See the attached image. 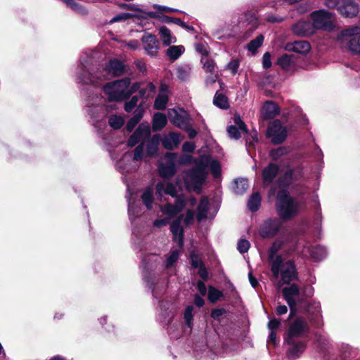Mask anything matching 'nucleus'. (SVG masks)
<instances>
[{"mask_svg": "<svg viewBox=\"0 0 360 360\" xmlns=\"http://www.w3.org/2000/svg\"><path fill=\"white\" fill-rule=\"evenodd\" d=\"M127 71V66L120 60L110 59L105 68L94 63L91 56L85 53L80 58V65L75 72V79L83 84L98 85L108 79L109 76L119 77Z\"/></svg>", "mask_w": 360, "mask_h": 360, "instance_id": "1", "label": "nucleus"}, {"mask_svg": "<svg viewBox=\"0 0 360 360\" xmlns=\"http://www.w3.org/2000/svg\"><path fill=\"white\" fill-rule=\"evenodd\" d=\"M208 159L200 158L195 161V166L184 172V181L186 188L197 193L201 192L202 186L206 181L207 172L206 166Z\"/></svg>", "mask_w": 360, "mask_h": 360, "instance_id": "2", "label": "nucleus"}, {"mask_svg": "<svg viewBox=\"0 0 360 360\" xmlns=\"http://www.w3.org/2000/svg\"><path fill=\"white\" fill-rule=\"evenodd\" d=\"M301 203L291 197L286 189H281L276 196V209L281 219L287 221L298 214Z\"/></svg>", "mask_w": 360, "mask_h": 360, "instance_id": "3", "label": "nucleus"}, {"mask_svg": "<svg viewBox=\"0 0 360 360\" xmlns=\"http://www.w3.org/2000/svg\"><path fill=\"white\" fill-rule=\"evenodd\" d=\"M301 238L297 231L282 232L281 236L276 239L268 250V258L270 265L274 264L276 259L278 261L284 259L282 255H278V251L284 245L292 247V251H299L300 248Z\"/></svg>", "mask_w": 360, "mask_h": 360, "instance_id": "4", "label": "nucleus"}, {"mask_svg": "<svg viewBox=\"0 0 360 360\" xmlns=\"http://www.w3.org/2000/svg\"><path fill=\"white\" fill-rule=\"evenodd\" d=\"M271 271L275 278H280L279 287L285 284L289 285L291 282L298 280V273L292 260L278 261L276 259L275 262L271 264Z\"/></svg>", "mask_w": 360, "mask_h": 360, "instance_id": "5", "label": "nucleus"}, {"mask_svg": "<svg viewBox=\"0 0 360 360\" xmlns=\"http://www.w3.org/2000/svg\"><path fill=\"white\" fill-rule=\"evenodd\" d=\"M162 257L157 254H148L141 258L143 280L151 290L153 295L157 299L159 295V292L156 289L157 281L151 280V272L155 270H162Z\"/></svg>", "mask_w": 360, "mask_h": 360, "instance_id": "6", "label": "nucleus"}, {"mask_svg": "<svg viewBox=\"0 0 360 360\" xmlns=\"http://www.w3.org/2000/svg\"><path fill=\"white\" fill-rule=\"evenodd\" d=\"M150 126L148 122H142L128 139L127 145L134 147L140 143L134 149L132 162L137 163L143 158L145 141L150 136Z\"/></svg>", "mask_w": 360, "mask_h": 360, "instance_id": "7", "label": "nucleus"}, {"mask_svg": "<svg viewBox=\"0 0 360 360\" xmlns=\"http://www.w3.org/2000/svg\"><path fill=\"white\" fill-rule=\"evenodd\" d=\"M337 41L352 53L360 54V27L352 26L341 30Z\"/></svg>", "mask_w": 360, "mask_h": 360, "instance_id": "8", "label": "nucleus"}, {"mask_svg": "<svg viewBox=\"0 0 360 360\" xmlns=\"http://www.w3.org/2000/svg\"><path fill=\"white\" fill-rule=\"evenodd\" d=\"M131 84V79L125 77L105 84L103 90L110 101H122L129 98L128 87Z\"/></svg>", "mask_w": 360, "mask_h": 360, "instance_id": "9", "label": "nucleus"}, {"mask_svg": "<svg viewBox=\"0 0 360 360\" xmlns=\"http://www.w3.org/2000/svg\"><path fill=\"white\" fill-rule=\"evenodd\" d=\"M195 213L191 209H188L185 214H180L174 219L170 224V231L172 234L173 240L177 243L179 247L181 248L184 245V227L181 226L183 222L186 227L193 224L194 221Z\"/></svg>", "mask_w": 360, "mask_h": 360, "instance_id": "10", "label": "nucleus"}, {"mask_svg": "<svg viewBox=\"0 0 360 360\" xmlns=\"http://www.w3.org/2000/svg\"><path fill=\"white\" fill-rule=\"evenodd\" d=\"M283 297L290 307V316L298 310L302 308V303L304 302L303 297L300 292V288L296 283H292L288 286L284 287L282 289Z\"/></svg>", "mask_w": 360, "mask_h": 360, "instance_id": "11", "label": "nucleus"}, {"mask_svg": "<svg viewBox=\"0 0 360 360\" xmlns=\"http://www.w3.org/2000/svg\"><path fill=\"white\" fill-rule=\"evenodd\" d=\"M325 5L329 8H335L345 18H354L359 12V6L355 0H326Z\"/></svg>", "mask_w": 360, "mask_h": 360, "instance_id": "12", "label": "nucleus"}, {"mask_svg": "<svg viewBox=\"0 0 360 360\" xmlns=\"http://www.w3.org/2000/svg\"><path fill=\"white\" fill-rule=\"evenodd\" d=\"M281 218H269L264 221L259 229V235L263 238H274L283 229V223Z\"/></svg>", "mask_w": 360, "mask_h": 360, "instance_id": "13", "label": "nucleus"}, {"mask_svg": "<svg viewBox=\"0 0 360 360\" xmlns=\"http://www.w3.org/2000/svg\"><path fill=\"white\" fill-rule=\"evenodd\" d=\"M312 25L315 29L330 31L333 30L332 15L324 10H319L311 13Z\"/></svg>", "mask_w": 360, "mask_h": 360, "instance_id": "14", "label": "nucleus"}, {"mask_svg": "<svg viewBox=\"0 0 360 360\" xmlns=\"http://www.w3.org/2000/svg\"><path fill=\"white\" fill-rule=\"evenodd\" d=\"M309 332V326L307 320L302 317L295 319L291 322L286 338L292 342V339L300 338Z\"/></svg>", "mask_w": 360, "mask_h": 360, "instance_id": "15", "label": "nucleus"}, {"mask_svg": "<svg viewBox=\"0 0 360 360\" xmlns=\"http://www.w3.org/2000/svg\"><path fill=\"white\" fill-rule=\"evenodd\" d=\"M267 135L274 144L283 143L287 137V129L279 120H274L269 124Z\"/></svg>", "mask_w": 360, "mask_h": 360, "instance_id": "16", "label": "nucleus"}, {"mask_svg": "<svg viewBox=\"0 0 360 360\" xmlns=\"http://www.w3.org/2000/svg\"><path fill=\"white\" fill-rule=\"evenodd\" d=\"M168 117L172 123L180 129L187 128L190 124V116L188 113L182 108L169 109Z\"/></svg>", "mask_w": 360, "mask_h": 360, "instance_id": "17", "label": "nucleus"}, {"mask_svg": "<svg viewBox=\"0 0 360 360\" xmlns=\"http://www.w3.org/2000/svg\"><path fill=\"white\" fill-rule=\"evenodd\" d=\"M186 202L183 196H179L176 198L174 205L166 203L160 206V212L167 216L171 219L179 214L186 207Z\"/></svg>", "mask_w": 360, "mask_h": 360, "instance_id": "18", "label": "nucleus"}, {"mask_svg": "<svg viewBox=\"0 0 360 360\" xmlns=\"http://www.w3.org/2000/svg\"><path fill=\"white\" fill-rule=\"evenodd\" d=\"M303 256H307L309 254L310 257L314 261H320L323 259L327 255V250L325 247L317 245L310 248L304 244L303 240L301 239L300 248L298 251Z\"/></svg>", "mask_w": 360, "mask_h": 360, "instance_id": "19", "label": "nucleus"}, {"mask_svg": "<svg viewBox=\"0 0 360 360\" xmlns=\"http://www.w3.org/2000/svg\"><path fill=\"white\" fill-rule=\"evenodd\" d=\"M108 112V107L103 105H89L87 108V113L92 120L94 126L99 122L103 123Z\"/></svg>", "mask_w": 360, "mask_h": 360, "instance_id": "20", "label": "nucleus"}, {"mask_svg": "<svg viewBox=\"0 0 360 360\" xmlns=\"http://www.w3.org/2000/svg\"><path fill=\"white\" fill-rule=\"evenodd\" d=\"M307 312L311 323L316 328L323 325V319L321 314V304L319 302H312L307 308Z\"/></svg>", "mask_w": 360, "mask_h": 360, "instance_id": "21", "label": "nucleus"}, {"mask_svg": "<svg viewBox=\"0 0 360 360\" xmlns=\"http://www.w3.org/2000/svg\"><path fill=\"white\" fill-rule=\"evenodd\" d=\"M276 64L286 72H293L297 68V57L293 54L285 53L277 59Z\"/></svg>", "mask_w": 360, "mask_h": 360, "instance_id": "22", "label": "nucleus"}, {"mask_svg": "<svg viewBox=\"0 0 360 360\" xmlns=\"http://www.w3.org/2000/svg\"><path fill=\"white\" fill-rule=\"evenodd\" d=\"M156 194L160 199L162 200V198L164 195H169L173 198H177V188L176 186L169 181H160L156 184L155 186Z\"/></svg>", "mask_w": 360, "mask_h": 360, "instance_id": "23", "label": "nucleus"}, {"mask_svg": "<svg viewBox=\"0 0 360 360\" xmlns=\"http://www.w3.org/2000/svg\"><path fill=\"white\" fill-rule=\"evenodd\" d=\"M285 341L290 346L288 350V357L290 360H295L304 351L306 344L302 341H296L295 339L292 340V342L289 341V338H285Z\"/></svg>", "mask_w": 360, "mask_h": 360, "instance_id": "24", "label": "nucleus"}, {"mask_svg": "<svg viewBox=\"0 0 360 360\" xmlns=\"http://www.w3.org/2000/svg\"><path fill=\"white\" fill-rule=\"evenodd\" d=\"M233 120L234 125L229 126L227 132L231 139H238L241 136V132L247 133L248 129L239 115H235Z\"/></svg>", "mask_w": 360, "mask_h": 360, "instance_id": "25", "label": "nucleus"}, {"mask_svg": "<svg viewBox=\"0 0 360 360\" xmlns=\"http://www.w3.org/2000/svg\"><path fill=\"white\" fill-rule=\"evenodd\" d=\"M144 50L150 56H155L159 49V41L156 37L153 34H146L142 37Z\"/></svg>", "mask_w": 360, "mask_h": 360, "instance_id": "26", "label": "nucleus"}, {"mask_svg": "<svg viewBox=\"0 0 360 360\" xmlns=\"http://www.w3.org/2000/svg\"><path fill=\"white\" fill-rule=\"evenodd\" d=\"M167 157L171 160L169 162L161 163L159 165L158 170L160 175L165 179H169L173 176L176 172V167L173 162L174 159L176 158L174 153H168Z\"/></svg>", "mask_w": 360, "mask_h": 360, "instance_id": "27", "label": "nucleus"}, {"mask_svg": "<svg viewBox=\"0 0 360 360\" xmlns=\"http://www.w3.org/2000/svg\"><path fill=\"white\" fill-rule=\"evenodd\" d=\"M130 155H124L123 158L117 162L116 168L122 174H127L137 170L139 165L137 163H131Z\"/></svg>", "mask_w": 360, "mask_h": 360, "instance_id": "28", "label": "nucleus"}, {"mask_svg": "<svg viewBox=\"0 0 360 360\" xmlns=\"http://www.w3.org/2000/svg\"><path fill=\"white\" fill-rule=\"evenodd\" d=\"M280 112L278 105L271 101H266L262 107L261 113L264 120L274 118Z\"/></svg>", "mask_w": 360, "mask_h": 360, "instance_id": "29", "label": "nucleus"}, {"mask_svg": "<svg viewBox=\"0 0 360 360\" xmlns=\"http://www.w3.org/2000/svg\"><path fill=\"white\" fill-rule=\"evenodd\" d=\"M169 305L170 304L168 302H160L157 319L160 322L165 325L169 324L172 318V312L169 310Z\"/></svg>", "mask_w": 360, "mask_h": 360, "instance_id": "30", "label": "nucleus"}, {"mask_svg": "<svg viewBox=\"0 0 360 360\" xmlns=\"http://www.w3.org/2000/svg\"><path fill=\"white\" fill-rule=\"evenodd\" d=\"M285 49L288 51H292L300 54H306L311 49V45L307 41H295L286 44Z\"/></svg>", "mask_w": 360, "mask_h": 360, "instance_id": "31", "label": "nucleus"}, {"mask_svg": "<svg viewBox=\"0 0 360 360\" xmlns=\"http://www.w3.org/2000/svg\"><path fill=\"white\" fill-rule=\"evenodd\" d=\"M279 171V167L277 165L270 163L262 171V181L265 186H268L273 182L274 179L277 176Z\"/></svg>", "mask_w": 360, "mask_h": 360, "instance_id": "32", "label": "nucleus"}, {"mask_svg": "<svg viewBox=\"0 0 360 360\" xmlns=\"http://www.w3.org/2000/svg\"><path fill=\"white\" fill-rule=\"evenodd\" d=\"M180 257L179 250H173L165 257L162 262V270L172 271Z\"/></svg>", "mask_w": 360, "mask_h": 360, "instance_id": "33", "label": "nucleus"}, {"mask_svg": "<svg viewBox=\"0 0 360 360\" xmlns=\"http://www.w3.org/2000/svg\"><path fill=\"white\" fill-rule=\"evenodd\" d=\"M160 141V136L159 134H154L152 137H149L145 141L146 143V154L148 156H155L158 150V146Z\"/></svg>", "mask_w": 360, "mask_h": 360, "instance_id": "34", "label": "nucleus"}, {"mask_svg": "<svg viewBox=\"0 0 360 360\" xmlns=\"http://www.w3.org/2000/svg\"><path fill=\"white\" fill-rule=\"evenodd\" d=\"M180 143L179 134L174 132H170L162 139V144L165 148L172 150L177 147Z\"/></svg>", "mask_w": 360, "mask_h": 360, "instance_id": "35", "label": "nucleus"}, {"mask_svg": "<svg viewBox=\"0 0 360 360\" xmlns=\"http://www.w3.org/2000/svg\"><path fill=\"white\" fill-rule=\"evenodd\" d=\"M142 212V207L139 202L136 203L131 198L128 199V214L132 224H134L135 219L141 215Z\"/></svg>", "mask_w": 360, "mask_h": 360, "instance_id": "36", "label": "nucleus"}, {"mask_svg": "<svg viewBox=\"0 0 360 360\" xmlns=\"http://www.w3.org/2000/svg\"><path fill=\"white\" fill-rule=\"evenodd\" d=\"M209 205V200L207 197H202L200 199L199 205L197 207L196 218L198 221L200 222L207 218Z\"/></svg>", "mask_w": 360, "mask_h": 360, "instance_id": "37", "label": "nucleus"}, {"mask_svg": "<svg viewBox=\"0 0 360 360\" xmlns=\"http://www.w3.org/2000/svg\"><path fill=\"white\" fill-rule=\"evenodd\" d=\"M292 32L297 36H307L311 33V24L307 21H299L292 26Z\"/></svg>", "mask_w": 360, "mask_h": 360, "instance_id": "38", "label": "nucleus"}, {"mask_svg": "<svg viewBox=\"0 0 360 360\" xmlns=\"http://www.w3.org/2000/svg\"><path fill=\"white\" fill-rule=\"evenodd\" d=\"M166 88V86L162 85L160 91L155 100L154 108L157 110H164L167 106L168 96Z\"/></svg>", "mask_w": 360, "mask_h": 360, "instance_id": "39", "label": "nucleus"}, {"mask_svg": "<svg viewBox=\"0 0 360 360\" xmlns=\"http://www.w3.org/2000/svg\"><path fill=\"white\" fill-rule=\"evenodd\" d=\"M294 181L293 170L288 169L285 174L278 178L277 184L281 189H286Z\"/></svg>", "mask_w": 360, "mask_h": 360, "instance_id": "40", "label": "nucleus"}, {"mask_svg": "<svg viewBox=\"0 0 360 360\" xmlns=\"http://www.w3.org/2000/svg\"><path fill=\"white\" fill-rule=\"evenodd\" d=\"M159 34L164 45L165 46H169L176 41V37L172 35L171 31L165 26L160 27Z\"/></svg>", "mask_w": 360, "mask_h": 360, "instance_id": "41", "label": "nucleus"}, {"mask_svg": "<svg viewBox=\"0 0 360 360\" xmlns=\"http://www.w3.org/2000/svg\"><path fill=\"white\" fill-rule=\"evenodd\" d=\"M141 200L143 205L148 210H152L154 202V195L153 188L150 187H147L146 188H145L141 195Z\"/></svg>", "mask_w": 360, "mask_h": 360, "instance_id": "42", "label": "nucleus"}, {"mask_svg": "<svg viewBox=\"0 0 360 360\" xmlns=\"http://www.w3.org/2000/svg\"><path fill=\"white\" fill-rule=\"evenodd\" d=\"M167 120L166 116L161 112H156L153 115V129L155 131L161 130L167 124Z\"/></svg>", "mask_w": 360, "mask_h": 360, "instance_id": "43", "label": "nucleus"}, {"mask_svg": "<svg viewBox=\"0 0 360 360\" xmlns=\"http://www.w3.org/2000/svg\"><path fill=\"white\" fill-rule=\"evenodd\" d=\"M185 49L183 46H171L166 51V54L170 60L174 61L178 59L184 52Z\"/></svg>", "mask_w": 360, "mask_h": 360, "instance_id": "44", "label": "nucleus"}, {"mask_svg": "<svg viewBox=\"0 0 360 360\" xmlns=\"http://www.w3.org/2000/svg\"><path fill=\"white\" fill-rule=\"evenodd\" d=\"M261 205V196L258 192L254 193L248 201V207L251 212H256Z\"/></svg>", "mask_w": 360, "mask_h": 360, "instance_id": "45", "label": "nucleus"}, {"mask_svg": "<svg viewBox=\"0 0 360 360\" xmlns=\"http://www.w3.org/2000/svg\"><path fill=\"white\" fill-rule=\"evenodd\" d=\"M64 3L68 7H69L73 11L79 13L81 15H86V9L80 4L76 2L75 0H60Z\"/></svg>", "mask_w": 360, "mask_h": 360, "instance_id": "46", "label": "nucleus"}, {"mask_svg": "<svg viewBox=\"0 0 360 360\" xmlns=\"http://www.w3.org/2000/svg\"><path fill=\"white\" fill-rule=\"evenodd\" d=\"M249 187L248 181L247 179L240 178L235 180V186L233 192L237 195L243 194Z\"/></svg>", "mask_w": 360, "mask_h": 360, "instance_id": "47", "label": "nucleus"}, {"mask_svg": "<svg viewBox=\"0 0 360 360\" xmlns=\"http://www.w3.org/2000/svg\"><path fill=\"white\" fill-rule=\"evenodd\" d=\"M200 158H207L208 159L207 165L206 166V169L210 167V171L213 176L217 178L220 175L221 173V167L218 161L212 160V158L209 155H203Z\"/></svg>", "mask_w": 360, "mask_h": 360, "instance_id": "48", "label": "nucleus"}, {"mask_svg": "<svg viewBox=\"0 0 360 360\" xmlns=\"http://www.w3.org/2000/svg\"><path fill=\"white\" fill-rule=\"evenodd\" d=\"M264 39V37L262 34L258 35L255 39L251 40L248 44V50L251 52L252 55H255L257 53V49L262 45Z\"/></svg>", "mask_w": 360, "mask_h": 360, "instance_id": "49", "label": "nucleus"}, {"mask_svg": "<svg viewBox=\"0 0 360 360\" xmlns=\"http://www.w3.org/2000/svg\"><path fill=\"white\" fill-rule=\"evenodd\" d=\"M213 103L216 106L221 109H227L229 106L226 96L218 92L214 96Z\"/></svg>", "mask_w": 360, "mask_h": 360, "instance_id": "50", "label": "nucleus"}, {"mask_svg": "<svg viewBox=\"0 0 360 360\" xmlns=\"http://www.w3.org/2000/svg\"><path fill=\"white\" fill-rule=\"evenodd\" d=\"M194 307L191 305L188 306L184 313V319L185 321L186 326L191 328L193 325V311Z\"/></svg>", "mask_w": 360, "mask_h": 360, "instance_id": "51", "label": "nucleus"}, {"mask_svg": "<svg viewBox=\"0 0 360 360\" xmlns=\"http://www.w3.org/2000/svg\"><path fill=\"white\" fill-rule=\"evenodd\" d=\"M155 86L153 83H148L146 87L139 89V96L147 98L151 96L155 92Z\"/></svg>", "mask_w": 360, "mask_h": 360, "instance_id": "52", "label": "nucleus"}, {"mask_svg": "<svg viewBox=\"0 0 360 360\" xmlns=\"http://www.w3.org/2000/svg\"><path fill=\"white\" fill-rule=\"evenodd\" d=\"M223 296L221 291L217 288L210 286L208 290V300L210 302L214 303Z\"/></svg>", "mask_w": 360, "mask_h": 360, "instance_id": "53", "label": "nucleus"}, {"mask_svg": "<svg viewBox=\"0 0 360 360\" xmlns=\"http://www.w3.org/2000/svg\"><path fill=\"white\" fill-rule=\"evenodd\" d=\"M108 123L114 129H118L124 124V120L120 116L112 115L109 118Z\"/></svg>", "mask_w": 360, "mask_h": 360, "instance_id": "54", "label": "nucleus"}, {"mask_svg": "<svg viewBox=\"0 0 360 360\" xmlns=\"http://www.w3.org/2000/svg\"><path fill=\"white\" fill-rule=\"evenodd\" d=\"M139 97L138 96H134L131 98L124 103V110L127 112H131L134 108L138 106Z\"/></svg>", "mask_w": 360, "mask_h": 360, "instance_id": "55", "label": "nucleus"}, {"mask_svg": "<svg viewBox=\"0 0 360 360\" xmlns=\"http://www.w3.org/2000/svg\"><path fill=\"white\" fill-rule=\"evenodd\" d=\"M288 152L287 148L284 147H279L276 149H273L270 151V156L274 160H278L281 156L286 154Z\"/></svg>", "mask_w": 360, "mask_h": 360, "instance_id": "56", "label": "nucleus"}, {"mask_svg": "<svg viewBox=\"0 0 360 360\" xmlns=\"http://www.w3.org/2000/svg\"><path fill=\"white\" fill-rule=\"evenodd\" d=\"M240 62L237 59H232L226 66V69L231 72L233 75H235L238 70Z\"/></svg>", "mask_w": 360, "mask_h": 360, "instance_id": "57", "label": "nucleus"}, {"mask_svg": "<svg viewBox=\"0 0 360 360\" xmlns=\"http://www.w3.org/2000/svg\"><path fill=\"white\" fill-rule=\"evenodd\" d=\"M250 244L248 240L245 239H240L238 243V250L240 253L247 252L250 248Z\"/></svg>", "mask_w": 360, "mask_h": 360, "instance_id": "58", "label": "nucleus"}, {"mask_svg": "<svg viewBox=\"0 0 360 360\" xmlns=\"http://www.w3.org/2000/svg\"><path fill=\"white\" fill-rule=\"evenodd\" d=\"M131 17V15L130 13H120V14L114 16L110 20V23L112 24V23L116 22L124 21V20L129 19Z\"/></svg>", "mask_w": 360, "mask_h": 360, "instance_id": "59", "label": "nucleus"}, {"mask_svg": "<svg viewBox=\"0 0 360 360\" xmlns=\"http://www.w3.org/2000/svg\"><path fill=\"white\" fill-rule=\"evenodd\" d=\"M191 266L194 269H197L200 267V266L204 265L201 259L195 255L194 252L191 254Z\"/></svg>", "mask_w": 360, "mask_h": 360, "instance_id": "60", "label": "nucleus"}, {"mask_svg": "<svg viewBox=\"0 0 360 360\" xmlns=\"http://www.w3.org/2000/svg\"><path fill=\"white\" fill-rule=\"evenodd\" d=\"M161 21L165 23H174L180 26L182 20L180 18H172L167 15H162L160 17Z\"/></svg>", "mask_w": 360, "mask_h": 360, "instance_id": "61", "label": "nucleus"}, {"mask_svg": "<svg viewBox=\"0 0 360 360\" xmlns=\"http://www.w3.org/2000/svg\"><path fill=\"white\" fill-rule=\"evenodd\" d=\"M144 112V109L141 104L139 105L134 112L133 118L139 122L142 119Z\"/></svg>", "mask_w": 360, "mask_h": 360, "instance_id": "62", "label": "nucleus"}, {"mask_svg": "<svg viewBox=\"0 0 360 360\" xmlns=\"http://www.w3.org/2000/svg\"><path fill=\"white\" fill-rule=\"evenodd\" d=\"M262 66L264 69H268L271 66V54L269 52L264 53L262 57Z\"/></svg>", "mask_w": 360, "mask_h": 360, "instance_id": "63", "label": "nucleus"}, {"mask_svg": "<svg viewBox=\"0 0 360 360\" xmlns=\"http://www.w3.org/2000/svg\"><path fill=\"white\" fill-rule=\"evenodd\" d=\"M203 68L207 72H213L215 69V63L213 60L207 59L204 63Z\"/></svg>", "mask_w": 360, "mask_h": 360, "instance_id": "64", "label": "nucleus"}]
</instances>
